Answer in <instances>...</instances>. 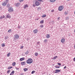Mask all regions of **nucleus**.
I'll return each instance as SVG.
<instances>
[{"label": "nucleus", "mask_w": 75, "mask_h": 75, "mask_svg": "<svg viewBox=\"0 0 75 75\" xmlns=\"http://www.w3.org/2000/svg\"><path fill=\"white\" fill-rule=\"evenodd\" d=\"M33 62V59L31 58H29L28 60H26V62L27 64H32V63Z\"/></svg>", "instance_id": "1"}, {"label": "nucleus", "mask_w": 75, "mask_h": 75, "mask_svg": "<svg viewBox=\"0 0 75 75\" xmlns=\"http://www.w3.org/2000/svg\"><path fill=\"white\" fill-rule=\"evenodd\" d=\"M64 9V7L60 6L59 7L58 10L59 11H62Z\"/></svg>", "instance_id": "2"}, {"label": "nucleus", "mask_w": 75, "mask_h": 75, "mask_svg": "<svg viewBox=\"0 0 75 75\" xmlns=\"http://www.w3.org/2000/svg\"><path fill=\"white\" fill-rule=\"evenodd\" d=\"M8 11H9V12H12V11H13V8L11 7H9Z\"/></svg>", "instance_id": "3"}, {"label": "nucleus", "mask_w": 75, "mask_h": 75, "mask_svg": "<svg viewBox=\"0 0 75 75\" xmlns=\"http://www.w3.org/2000/svg\"><path fill=\"white\" fill-rule=\"evenodd\" d=\"M35 4L36 6H40V2L38 1H36Z\"/></svg>", "instance_id": "4"}, {"label": "nucleus", "mask_w": 75, "mask_h": 75, "mask_svg": "<svg viewBox=\"0 0 75 75\" xmlns=\"http://www.w3.org/2000/svg\"><path fill=\"white\" fill-rule=\"evenodd\" d=\"M19 36L18 35H14V38L15 39H18L19 38Z\"/></svg>", "instance_id": "5"}, {"label": "nucleus", "mask_w": 75, "mask_h": 75, "mask_svg": "<svg viewBox=\"0 0 75 75\" xmlns=\"http://www.w3.org/2000/svg\"><path fill=\"white\" fill-rule=\"evenodd\" d=\"M33 32L34 34H36L37 33V32H38V30L37 29H35L33 30Z\"/></svg>", "instance_id": "6"}, {"label": "nucleus", "mask_w": 75, "mask_h": 75, "mask_svg": "<svg viewBox=\"0 0 75 75\" xmlns=\"http://www.w3.org/2000/svg\"><path fill=\"white\" fill-rule=\"evenodd\" d=\"M65 41V38H62L61 41V42H62V43L64 42Z\"/></svg>", "instance_id": "7"}, {"label": "nucleus", "mask_w": 75, "mask_h": 75, "mask_svg": "<svg viewBox=\"0 0 75 75\" xmlns=\"http://www.w3.org/2000/svg\"><path fill=\"white\" fill-rule=\"evenodd\" d=\"M11 16H10V15L9 14H8L6 16V18H11Z\"/></svg>", "instance_id": "8"}, {"label": "nucleus", "mask_w": 75, "mask_h": 75, "mask_svg": "<svg viewBox=\"0 0 75 75\" xmlns=\"http://www.w3.org/2000/svg\"><path fill=\"white\" fill-rule=\"evenodd\" d=\"M7 4V2H5L2 4V6H6V5Z\"/></svg>", "instance_id": "9"}, {"label": "nucleus", "mask_w": 75, "mask_h": 75, "mask_svg": "<svg viewBox=\"0 0 75 75\" xmlns=\"http://www.w3.org/2000/svg\"><path fill=\"white\" fill-rule=\"evenodd\" d=\"M55 71H56L55 72V73H58V72H61V70L58 69L55 70Z\"/></svg>", "instance_id": "10"}, {"label": "nucleus", "mask_w": 75, "mask_h": 75, "mask_svg": "<svg viewBox=\"0 0 75 75\" xmlns=\"http://www.w3.org/2000/svg\"><path fill=\"white\" fill-rule=\"evenodd\" d=\"M14 71H12L11 73L10 74V75H14Z\"/></svg>", "instance_id": "11"}, {"label": "nucleus", "mask_w": 75, "mask_h": 75, "mask_svg": "<svg viewBox=\"0 0 75 75\" xmlns=\"http://www.w3.org/2000/svg\"><path fill=\"white\" fill-rule=\"evenodd\" d=\"M21 64V65H25V62H22Z\"/></svg>", "instance_id": "12"}, {"label": "nucleus", "mask_w": 75, "mask_h": 75, "mask_svg": "<svg viewBox=\"0 0 75 75\" xmlns=\"http://www.w3.org/2000/svg\"><path fill=\"white\" fill-rule=\"evenodd\" d=\"M4 18H5V16H4L2 15L0 17V19H3Z\"/></svg>", "instance_id": "13"}, {"label": "nucleus", "mask_w": 75, "mask_h": 75, "mask_svg": "<svg viewBox=\"0 0 75 75\" xmlns=\"http://www.w3.org/2000/svg\"><path fill=\"white\" fill-rule=\"evenodd\" d=\"M28 7V4L25 5L24 6V8H26V7Z\"/></svg>", "instance_id": "14"}, {"label": "nucleus", "mask_w": 75, "mask_h": 75, "mask_svg": "<svg viewBox=\"0 0 75 75\" xmlns=\"http://www.w3.org/2000/svg\"><path fill=\"white\" fill-rule=\"evenodd\" d=\"M46 37L47 38H49L50 37V35L49 34H47L46 35Z\"/></svg>", "instance_id": "15"}, {"label": "nucleus", "mask_w": 75, "mask_h": 75, "mask_svg": "<svg viewBox=\"0 0 75 75\" xmlns=\"http://www.w3.org/2000/svg\"><path fill=\"white\" fill-rule=\"evenodd\" d=\"M24 58L23 57L20 59V61H23V60H24Z\"/></svg>", "instance_id": "16"}, {"label": "nucleus", "mask_w": 75, "mask_h": 75, "mask_svg": "<svg viewBox=\"0 0 75 75\" xmlns=\"http://www.w3.org/2000/svg\"><path fill=\"white\" fill-rule=\"evenodd\" d=\"M50 1L52 3H54V2H55L56 1V0H50Z\"/></svg>", "instance_id": "17"}, {"label": "nucleus", "mask_w": 75, "mask_h": 75, "mask_svg": "<svg viewBox=\"0 0 75 75\" xmlns=\"http://www.w3.org/2000/svg\"><path fill=\"white\" fill-rule=\"evenodd\" d=\"M24 71H25V72H26V71H28V69L27 68H24L23 69Z\"/></svg>", "instance_id": "18"}, {"label": "nucleus", "mask_w": 75, "mask_h": 75, "mask_svg": "<svg viewBox=\"0 0 75 75\" xmlns=\"http://www.w3.org/2000/svg\"><path fill=\"white\" fill-rule=\"evenodd\" d=\"M40 24H43L44 23V21L42 20L40 22Z\"/></svg>", "instance_id": "19"}, {"label": "nucleus", "mask_w": 75, "mask_h": 75, "mask_svg": "<svg viewBox=\"0 0 75 75\" xmlns=\"http://www.w3.org/2000/svg\"><path fill=\"white\" fill-rule=\"evenodd\" d=\"M11 53H8L7 54V57H9L10 56V55Z\"/></svg>", "instance_id": "20"}, {"label": "nucleus", "mask_w": 75, "mask_h": 75, "mask_svg": "<svg viewBox=\"0 0 75 75\" xmlns=\"http://www.w3.org/2000/svg\"><path fill=\"white\" fill-rule=\"evenodd\" d=\"M35 55L36 57H37V56H38V53H37V52L35 53Z\"/></svg>", "instance_id": "21"}, {"label": "nucleus", "mask_w": 75, "mask_h": 75, "mask_svg": "<svg viewBox=\"0 0 75 75\" xmlns=\"http://www.w3.org/2000/svg\"><path fill=\"white\" fill-rule=\"evenodd\" d=\"M46 17V15H43L42 16V18H44V17Z\"/></svg>", "instance_id": "22"}, {"label": "nucleus", "mask_w": 75, "mask_h": 75, "mask_svg": "<svg viewBox=\"0 0 75 75\" xmlns=\"http://www.w3.org/2000/svg\"><path fill=\"white\" fill-rule=\"evenodd\" d=\"M12 65L13 66H15L16 65V62H14L12 63Z\"/></svg>", "instance_id": "23"}, {"label": "nucleus", "mask_w": 75, "mask_h": 75, "mask_svg": "<svg viewBox=\"0 0 75 75\" xmlns=\"http://www.w3.org/2000/svg\"><path fill=\"white\" fill-rule=\"evenodd\" d=\"M35 71H32L31 74H34V73H35Z\"/></svg>", "instance_id": "24"}, {"label": "nucleus", "mask_w": 75, "mask_h": 75, "mask_svg": "<svg viewBox=\"0 0 75 75\" xmlns=\"http://www.w3.org/2000/svg\"><path fill=\"white\" fill-rule=\"evenodd\" d=\"M58 58V57L57 56H55L54 57V58H53V59H56V58Z\"/></svg>", "instance_id": "25"}, {"label": "nucleus", "mask_w": 75, "mask_h": 75, "mask_svg": "<svg viewBox=\"0 0 75 75\" xmlns=\"http://www.w3.org/2000/svg\"><path fill=\"white\" fill-rule=\"evenodd\" d=\"M47 41H48V40L47 39H45L44 41V42H47Z\"/></svg>", "instance_id": "26"}, {"label": "nucleus", "mask_w": 75, "mask_h": 75, "mask_svg": "<svg viewBox=\"0 0 75 75\" xmlns=\"http://www.w3.org/2000/svg\"><path fill=\"white\" fill-rule=\"evenodd\" d=\"M11 68H13V67H8V69H11Z\"/></svg>", "instance_id": "27"}, {"label": "nucleus", "mask_w": 75, "mask_h": 75, "mask_svg": "<svg viewBox=\"0 0 75 75\" xmlns=\"http://www.w3.org/2000/svg\"><path fill=\"white\" fill-rule=\"evenodd\" d=\"M10 70H8L7 72V74H9L10 72Z\"/></svg>", "instance_id": "28"}, {"label": "nucleus", "mask_w": 75, "mask_h": 75, "mask_svg": "<svg viewBox=\"0 0 75 75\" xmlns=\"http://www.w3.org/2000/svg\"><path fill=\"white\" fill-rule=\"evenodd\" d=\"M19 5H20V4H19V3H18L16 4V6H18Z\"/></svg>", "instance_id": "29"}, {"label": "nucleus", "mask_w": 75, "mask_h": 75, "mask_svg": "<svg viewBox=\"0 0 75 75\" xmlns=\"http://www.w3.org/2000/svg\"><path fill=\"white\" fill-rule=\"evenodd\" d=\"M38 10H41V7H39L38 8Z\"/></svg>", "instance_id": "30"}, {"label": "nucleus", "mask_w": 75, "mask_h": 75, "mask_svg": "<svg viewBox=\"0 0 75 75\" xmlns=\"http://www.w3.org/2000/svg\"><path fill=\"white\" fill-rule=\"evenodd\" d=\"M40 27H41V28H42L43 27H44V25H40Z\"/></svg>", "instance_id": "31"}, {"label": "nucleus", "mask_w": 75, "mask_h": 75, "mask_svg": "<svg viewBox=\"0 0 75 75\" xmlns=\"http://www.w3.org/2000/svg\"><path fill=\"white\" fill-rule=\"evenodd\" d=\"M11 31V29H10L8 31V33H10Z\"/></svg>", "instance_id": "32"}, {"label": "nucleus", "mask_w": 75, "mask_h": 75, "mask_svg": "<svg viewBox=\"0 0 75 75\" xmlns=\"http://www.w3.org/2000/svg\"><path fill=\"white\" fill-rule=\"evenodd\" d=\"M24 0H19V1L20 2H22V1H23Z\"/></svg>", "instance_id": "33"}, {"label": "nucleus", "mask_w": 75, "mask_h": 75, "mask_svg": "<svg viewBox=\"0 0 75 75\" xmlns=\"http://www.w3.org/2000/svg\"><path fill=\"white\" fill-rule=\"evenodd\" d=\"M64 14H65L66 15H67V14H68V12H65Z\"/></svg>", "instance_id": "34"}, {"label": "nucleus", "mask_w": 75, "mask_h": 75, "mask_svg": "<svg viewBox=\"0 0 75 75\" xmlns=\"http://www.w3.org/2000/svg\"><path fill=\"white\" fill-rule=\"evenodd\" d=\"M4 46H5V44H2V46L3 47H4Z\"/></svg>", "instance_id": "35"}, {"label": "nucleus", "mask_w": 75, "mask_h": 75, "mask_svg": "<svg viewBox=\"0 0 75 75\" xmlns=\"http://www.w3.org/2000/svg\"><path fill=\"white\" fill-rule=\"evenodd\" d=\"M23 46H21V49H23Z\"/></svg>", "instance_id": "36"}, {"label": "nucleus", "mask_w": 75, "mask_h": 75, "mask_svg": "<svg viewBox=\"0 0 75 75\" xmlns=\"http://www.w3.org/2000/svg\"><path fill=\"white\" fill-rule=\"evenodd\" d=\"M58 64L60 66H61V63H58Z\"/></svg>", "instance_id": "37"}, {"label": "nucleus", "mask_w": 75, "mask_h": 75, "mask_svg": "<svg viewBox=\"0 0 75 75\" xmlns=\"http://www.w3.org/2000/svg\"><path fill=\"white\" fill-rule=\"evenodd\" d=\"M55 68H59V67H55Z\"/></svg>", "instance_id": "38"}, {"label": "nucleus", "mask_w": 75, "mask_h": 75, "mask_svg": "<svg viewBox=\"0 0 75 75\" xmlns=\"http://www.w3.org/2000/svg\"><path fill=\"white\" fill-rule=\"evenodd\" d=\"M33 7H35V5L33 4Z\"/></svg>", "instance_id": "39"}, {"label": "nucleus", "mask_w": 75, "mask_h": 75, "mask_svg": "<svg viewBox=\"0 0 75 75\" xmlns=\"http://www.w3.org/2000/svg\"><path fill=\"white\" fill-rule=\"evenodd\" d=\"M10 6V4H8L7 5V7H9Z\"/></svg>", "instance_id": "40"}, {"label": "nucleus", "mask_w": 75, "mask_h": 75, "mask_svg": "<svg viewBox=\"0 0 75 75\" xmlns=\"http://www.w3.org/2000/svg\"><path fill=\"white\" fill-rule=\"evenodd\" d=\"M8 0H6V3H7V2H8Z\"/></svg>", "instance_id": "41"}, {"label": "nucleus", "mask_w": 75, "mask_h": 75, "mask_svg": "<svg viewBox=\"0 0 75 75\" xmlns=\"http://www.w3.org/2000/svg\"><path fill=\"white\" fill-rule=\"evenodd\" d=\"M67 68V66H65L64 67V69H65V68Z\"/></svg>", "instance_id": "42"}, {"label": "nucleus", "mask_w": 75, "mask_h": 75, "mask_svg": "<svg viewBox=\"0 0 75 75\" xmlns=\"http://www.w3.org/2000/svg\"><path fill=\"white\" fill-rule=\"evenodd\" d=\"M38 1H42V0H38Z\"/></svg>", "instance_id": "43"}, {"label": "nucleus", "mask_w": 75, "mask_h": 75, "mask_svg": "<svg viewBox=\"0 0 75 75\" xmlns=\"http://www.w3.org/2000/svg\"><path fill=\"white\" fill-rule=\"evenodd\" d=\"M39 43H40V42H37V44H39Z\"/></svg>", "instance_id": "44"}, {"label": "nucleus", "mask_w": 75, "mask_h": 75, "mask_svg": "<svg viewBox=\"0 0 75 75\" xmlns=\"http://www.w3.org/2000/svg\"><path fill=\"white\" fill-rule=\"evenodd\" d=\"M74 61H75V57L74 58Z\"/></svg>", "instance_id": "45"}, {"label": "nucleus", "mask_w": 75, "mask_h": 75, "mask_svg": "<svg viewBox=\"0 0 75 75\" xmlns=\"http://www.w3.org/2000/svg\"><path fill=\"white\" fill-rule=\"evenodd\" d=\"M53 11H53V10L52 11H51L52 12H53Z\"/></svg>", "instance_id": "46"}, {"label": "nucleus", "mask_w": 75, "mask_h": 75, "mask_svg": "<svg viewBox=\"0 0 75 75\" xmlns=\"http://www.w3.org/2000/svg\"><path fill=\"white\" fill-rule=\"evenodd\" d=\"M74 14H75V11L74 12Z\"/></svg>", "instance_id": "47"}, {"label": "nucleus", "mask_w": 75, "mask_h": 75, "mask_svg": "<svg viewBox=\"0 0 75 75\" xmlns=\"http://www.w3.org/2000/svg\"><path fill=\"white\" fill-rule=\"evenodd\" d=\"M74 33H75V29H74Z\"/></svg>", "instance_id": "48"}, {"label": "nucleus", "mask_w": 75, "mask_h": 75, "mask_svg": "<svg viewBox=\"0 0 75 75\" xmlns=\"http://www.w3.org/2000/svg\"><path fill=\"white\" fill-rule=\"evenodd\" d=\"M62 66H64V65L63 64V65H62Z\"/></svg>", "instance_id": "49"}, {"label": "nucleus", "mask_w": 75, "mask_h": 75, "mask_svg": "<svg viewBox=\"0 0 75 75\" xmlns=\"http://www.w3.org/2000/svg\"><path fill=\"white\" fill-rule=\"evenodd\" d=\"M68 0V1H69V0Z\"/></svg>", "instance_id": "50"}]
</instances>
